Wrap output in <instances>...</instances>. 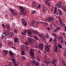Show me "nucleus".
I'll list each match as a JSON object with an SVG mask.
<instances>
[{
  "label": "nucleus",
  "mask_w": 66,
  "mask_h": 66,
  "mask_svg": "<svg viewBox=\"0 0 66 66\" xmlns=\"http://www.w3.org/2000/svg\"><path fill=\"white\" fill-rule=\"evenodd\" d=\"M28 40L27 42H26L24 43V44L25 45H26V46H27V45H29V43H30L32 41V40H33L34 42H36V40H35L32 39L31 38H30L29 37H28Z\"/></svg>",
  "instance_id": "nucleus-1"
},
{
  "label": "nucleus",
  "mask_w": 66,
  "mask_h": 66,
  "mask_svg": "<svg viewBox=\"0 0 66 66\" xmlns=\"http://www.w3.org/2000/svg\"><path fill=\"white\" fill-rule=\"evenodd\" d=\"M9 53L10 55H11V57L12 59V61L13 62V63H16V60H15V57L14 55H13V53L11 51H9Z\"/></svg>",
  "instance_id": "nucleus-2"
},
{
  "label": "nucleus",
  "mask_w": 66,
  "mask_h": 66,
  "mask_svg": "<svg viewBox=\"0 0 66 66\" xmlns=\"http://www.w3.org/2000/svg\"><path fill=\"white\" fill-rule=\"evenodd\" d=\"M19 8L20 10H21L20 12V13H21V15H22V14L23 13V15H26V14L24 13V10H25V9L23 7L21 6H19Z\"/></svg>",
  "instance_id": "nucleus-3"
},
{
  "label": "nucleus",
  "mask_w": 66,
  "mask_h": 66,
  "mask_svg": "<svg viewBox=\"0 0 66 66\" xmlns=\"http://www.w3.org/2000/svg\"><path fill=\"white\" fill-rule=\"evenodd\" d=\"M34 49H31L30 50V56L31 57V58L34 59L35 58V56H34Z\"/></svg>",
  "instance_id": "nucleus-4"
},
{
  "label": "nucleus",
  "mask_w": 66,
  "mask_h": 66,
  "mask_svg": "<svg viewBox=\"0 0 66 66\" xmlns=\"http://www.w3.org/2000/svg\"><path fill=\"white\" fill-rule=\"evenodd\" d=\"M6 28L7 31L6 30L5 31L4 34L5 36H7V33H9V31L10 30V28L9 25H7L6 26Z\"/></svg>",
  "instance_id": "nucleus-5"
},
{
  "label": "nucleus",
  "mask_w": 66,
  "mask_h": 66,
  "mask_svg": "<svg viewBox=\"0 0 66 66\" xmlns=\"http://www.w3.org/2000/svg\"><path fill=\"white\" fill-rule=\"evenodd\" d=\"M9 10L11 12L12 14L13 15H14V16H16L17 15V13L15 12V11L9 8Z\"/></svg>",
  "instance_id": "nucleus-6"
},
{
  "label": "nucleus",
  "mask_w": 66,
  "mask_h": 66,
  "mask_svg": "<svg viewBox=\"0 0 66 66\" xmlns=\"http://www.w3.org/2000/svg\"><path fill=\"white\" fill-rule=\"evenodd\" d=\"M51 46L50 45H47L45 46V49L46 51H47V52L49 51V48H50Z\"/></svg>",
  "instance_id": "nucleus-7"
},
{
  "label": "nucleus",
  "mask_w": 66,
  "mask_h": 66,
  "mask_svg": "<svg viewBox=\"0 0 66 66\" xmlns=\"http://www.w3.org/2000/svg\"><path fill=\"white\" fill-rule=\"evenodd\" d=\"M47 20L48 21H53L54 20V19L52 17H50L47 18Z\"/></svg>",
  "instance_id": "nucleus-8"
},
{
  "label": "nucleus",
  "mask_w": 66,
  "mask_h": 66,
  "mask_svg": "<svg viewBox=\"0 0 66 66\" xmlns=\"http://www.w3.org/2000/svg\"><path fill=\"white\" fill-rule=\"evenodd\" d=\"M53 61H51V63L53 64V65H54V66H56V64H55V62H56V59H53Z\"/></svg>",
  "instance_id": "nucleus-9"
},
{
  "label": "nucleus",
  "mask_w": 66,
  "mask_h": 66,
  "mask_svg": "<svg viewBox=\"0 0 66 66\" xmlns=\"http://www.w3.org/2000/svg\"><path fill=\"white\" fill-rule=\"evenodd\" d=\"M30 31L32 32V33H34L35 34H37V35H38L39 33V32L37 31H35L34 30H31Z\"/></svg>",
  "instance_id": "nucleus-10"
},
{
  "label": "nucleus",
  "mask_w": 66,
  "mask_h": 66,
  "mask_svg": "<svg viewBox=\"0 0 66 66\" xmlns=\"http://www.w3.org/2000/svg\"><path fill=\"white\" fill-rule=\"evenodd\" d=\"M58 50V47L57 46H56L54 48V52H57V50Z\"/></svg>",
  "instance_id": "nucleus-11"
},
{
  "label": "nucleus",
  "mask_w": 66,
  "mask_h": 66,
  "mask_svg": "<svg viewBox=\"0 0 66 66\" xmlns=\"http://www.w3.org/2000/svg\"><path fill=\"white\" fill-rule=\"evenodd\" d=\"M43 46H44V44L43 43H41L39 45V48L40 49H43Z\"/></svg>",
  "instance_id": "nucleus-12"
},
{
  "label": "nucleus",
  "mask_w": 66,
  "mask_h": 66,
  "mask_svg": "<svg viewBox=\"0 0 66 66\" xmlns=\"http://www.w3.org/2000/svg\"><path fill=\"white\" fill-rule=\"evenodd\" d=\"M26 32H27V30L25 29L24 31L23 32H21V34L23 35H24V36L26 35Z\"/></svg>",
  "instance_id": "nucleus-13"
},
{
  "label": "nucleus",
  "mask_w": 66,
  "mask_h": 66,
  "mask_svg": "<svg viewBox=\"0 0 66 66\" xmlns=\"http://www.w3.org/2000/svg\"><path fill=\"white\" fill-rule=\"evenodd\" d=\"M44 63H45V64H46V65H49V64L50 63L48 61H47L46 60H44L43 62Z\"/></svg>",
  "instance_id": "nucleus-14"
},
{
  "label": "nucleus",
  "mask_w": 66,
  "mask_h": 66,
  "mask_svg": "<svg viewBox=\"0 0 66 66\" xmlns=\"http://www.w3.org/2000/svg\"><path fill=\"white\" fill-rule=\"evenodd\" d=\"M56 5L58 8H61V7H62V6L61 4H56Z\"/></svg>",
  "instance_id": "nucleus-15"
},
{
  "label": "nucleus",
  "mask_w": 66,
  "mask_h": 66,
  "mask_svg": "<svg viewBox=\"0 0 66 66\" xmlns=\"http://www.w3.org/2000/svg\"><path fill=\"white\" fill-rule=\"evenodd\" d=\"M46 5H47L48 6H50V2H48V1H46Z\"/></svg>",
  "instance_id": "nucleus-16"
},
{
  "label": "nucleus",
  "mask_w": 66,
  "mask_h": 66,
  "mask_svg": "<svg viewBox=\"0 0 66 66\" xmlns=\"http://www.w3.org/2000/svg\"><path fill=\"white\" fill-rule=\"evenodd\" d=\"M32 5L33 7H34L36 6V3L35 2H34L32 3Z\"/></svg>",
  "instance_id": "nucleus-17"
},
{
  "label": "nucleus",
  "mask_w": 66,
  "mask_h": 66,
  "mask_svg": "<svg viewBox=\"0 0 66 66\" xmlns=\"http://www.w3.org/2000/svg\"><path fill=\"white\" fill-rule=\"evenodd\" d=\"M42 11L43 12V13H45V11H46V7H45V6H42Z\"/></svg>",
  "instance_id": "nucleus-18"
},
{
  "label": "nucleus",
  "mask_w": 66,
  "mask_h": 66,
  "mask_svg": "<svg viewBox=\"0 0 66 66\" xmlns=\"http://www.w3.org/2000/svg\"><path fill=\"white\" fill-rule=\"evenodd\" d=\"M14 42L15 43H17V42H18V38H14Z\"/></svg>",
  "instance_id": "nucleus-19"
},
{
  "label": "nucleus",
  "mask_w": 66,
  "mask_h": 66,
  "mask_svg": "<svg viewBox=\"0 0 66 66\" xmlns=\"http://www.w3.org/2000/svg\"><path fill=\"white\" fill-rule=\"evenodd\" d=\"M62 63L64 66H66V62H65L63 60L62 61Z\"/></svg>",
  "instance_id": "nucleus-20"
},
{
  "label": "nucleus",
  "mask_w": 66,
  "mask_h": 66,
  "mask_svg": "<svg viewBox=\"0 0 66 66\" xmlns=\"http://www.w3.org/2000/svg\"><path fill=\"white\" fill-rule=\"evenodd\" d=\"M58 19H60V24H62L63 23V22H62V20L61 19V18L60 17H59V18H58Z\"/></svg>",
  "instance_id": "nucleus-21"
},
{
  "label": "nucleus",
  "mask_w": 66,
  "mask_h": 66,
  "mask_svg": "<svg viewBox=\"0 0 66 66\" xmlns=\"http://www.w3.org/2000/svg\"><path fill=\"white\" fill-rule=\"evenodd\" d=\"M8 44L9 46H11L13 45V43L12 42H9L8 43Z\"/></svg>",
  "instance_id": "nucleus-22"
},
{
  "label": "nucleus",
  "mask_w": 66,
  "mask_h": 66,
  "mask_svg": "<svg viewBox=\"0 0 66 66\" xmlns=\"http://www.w3.org/2000/svg\"><path fill=\"white\" fill-rule=\"evenodd\" d=\"M3 51L4 53H5V55H6L7 54V53L8 52V51L7 50L6 51L5 50H4Z\"/></svg>",
  "instance_id": "nucleus-23"
},
{
  "label": "nucleus",
  "mask_w": 66,
  "mask_h": 66,
  "mask_svg": "<svg viewBox=\"0 0 66 66\" xmlns=\"http://www.w3.org/2000/svg\"><path fill=\"white\" fill-rule=\"evenodd\" d=\"M31 30H32L30 29L29 31H27V33L29 34H31L32 33V32H31Z\"/></svg>",
  "instance_id": "nucleus-24"
},
{
  "label": "nucleus",
  "mask_w": 66,
  "mask_h": 66,
  "mask_svg": "<svg viewBox=\"0 0 66 66\" xmlns=\"http://www.w3.org/2000/svg\"><path fill=\"white\" fill-rule=\"evenodd\" d=\"M56 7H55V10L54 11V13H55V14H56V13H57V9H56Z\"/></svg>",
  "instance_id": "nucleus-25"
},
{
  "label": "nucleus",
  "mask_w": 66,
  "mask_h": 66,
  "mask_svg": "<svg viewBox=\"0 0 66 66\" xmlns=\"http://www.w3.org/2000/svg\"><path fill=\"white\" fill-rule=\"evenodd\" d=\"M58 47L59 48H62V46L60 44H58Z\"/></svg>",
  "instance_id": "nucleus-26"
},
{
  "label": "nucleus",
  "mask_w": 66,
  "mask_h": 66,
  "mask_svg": "<svg viewBox=\"0 0 66 66\" xmlns=\"http://www.w3.org/2000/svg\"><path fill=\"white\" fill-rule=\"evenodd\" d=\"M58 39H60V40H61L63 39V38L61 36H58Z\"/></svg>",
  "instance_id": "nucleus-27"
},
{
  "label": "nucleus",
  "mask_w": 66,
  "mask_h": 66,
  "mask_svg": "<svg viewBox=\"0 0 66 66\" xmlns=\"http://www.w3.org/2000/svg\"><path fill=\"white\" fill-rule=\"evenodd\" d=\"M22 23L23 24H24L26 23V21H25L24 20H22Z\"/></svg>",
  "instance_id": "nucleus-28"
},
{
  "label": "nucleus",
  "mask_w": 66,
  "mask_h": 66,
  "mask_svg": "<svg viewBox=\"0 0 66 66\" xmlns=\"http://www.w3.org/2000/svg\"><path fill=\"white\" fill-rule=\"evenodd\" d=\"M35 38L36 39V40H39V39H38V38L37 37V36H35Z\"/></svg>",
  "instance_id": "nucleus-29"
},
{
  "label": "nucleus",
  "mask_w": 66,
  "mask_h": 66,
  "mask_svg": "<svg viewBox=\"0 0 66 66\" xmlns=\"http://www.w3.org/2000/svg\"><path fill=\"white\" fill-rule=\"evenodd\" d=\"M35 64L36 66H38V65H39V63L38 62H37L35 63Z\"/></svg>",
  "instance_id": "nucleus-30"
},
{
  "label": "nucleus",
  "mask_w": 66,
  "mask_h": 66,
  "mask_svg": "<svg viewBox=\"0 0 66 66\" xmlns=\"http://www.w3.org/2000/svg\"><path fill=\"white\" fill-rule=\"evenodd\" d=\"M14 32L15 34H17V30L16 29H14Z\"/></svg>",
  "instance_id": "nucleus-31"
},
{
  "label": "nucleus",
  "mask_w": 66,
  "mask_h": 66,
  "mask_svg": "<svg viewBox=\"0 0 66 66\" xmlns=\"http://www.w3.org/2000/svg\"><path fill=\"white\" fill-rule=\"evenodd\" d=\"M4 37V35H2L1 37V39H3Z\"/></svg>",
  "instance_id": "nucleus-32"
},
{
  "label": "nucleus",
  "mask_w": 66,
  "mask_h": 66,
  "mask_svg": "<svg viewBox=\"0 0 66 66\" xmlns=\"http://www.w3.org/2000/svg\"><path fill=\"white\" fill-rule=\"evenodd\" d=\"M21 54L22 55H24V51H22Z\"/></svg>",
  "instance_id": "nucleus-33"
},
{
  "label": "nucleus",
  "mask_w": 66,
  "mask_h": 66,
  "mask_svg": "<svg viewBox=\"0 0 66 66\" xmlns=\"http://www.w3.org/2000/svg\"><path fill=\"white\" fill-rule=\"evenodd\" d=\"M38 35L39 36V37H43V35L42 34H41L40 33H39V34H38Z\"/></svg>",
  "instance_id": "nucleus-34"
},
{
  "label": "nucleus",
  "mask_w": 66,
  "mask_h": 66,
  "mask_svg": "<svg viewBox=\"0 0 66 66\" xmlns=\"http://www.w3.org/2000/svg\"><path fill=\"white\" fill-rule=\"evenodd\" d=\"M63 10L65 12L66 11V8L65 7H63Z\"/></svg>",
  "instance_id": "nucleus-35"
},
{
  "label": "nucleus",
  "mask_w": 66,
  "mask_h": 66,
  "mask_svg": "<svg viewBox=\"0 0 66 66\" xmlns=\"http://www.w3.org/2000/svg\"><path fill=\"white\" fill-rule=\"evenodd\" d=\"M31 63H33L34 64H35V60H31Z\"/></svg>",
  "instance_id": "nucleus-36"
},
{
  "label": "nucleus",
  "mask_w": 66,
  "mask_h": 66,
  "mask_svg": "<svg viewBox=\"0 0 66 66\" xmlns=\"http://www.w3.org/2000/svg\"><path fill=\"white\" fill-rule=\"evenodd\" d=\"M41 6L40 5V4H39L38 6L37 7L38 9H40L41 7Z\"/></svg>",
  "instance_id": "nucleus-37"
},
{
  "label": "nucleus",
  "mask_w": 66,
  "mask_h": 66,
  "mask_svg": "<svg viewBox=\"0 0 66 66\" xmlns=\"http://www.w3.org/2000/svg\"><path fill=\"white\" fill-rule=\"evenodd\" d=\"M2 44L1 43H0V49L2 48Z\"/></svg>",
  "instance_id": "nucleus-38"
},
{
  "label": "nucleus",
  "mask_w": 66,
  "mask_h": 66,
  "mask_svg": "<svg viewBox=\"0 0 66 66\" xmlns=\"http://www.w3.org/2000/svg\"><path fill=\"white\" fill-rule=\"evenodd\" d=\"M37 61L39 62H40V58L39 57H38L37 58Z\"/></svg>",
  "instance_id": "nucleus-39"
},
{
  "label": "nucleus",
  "mask_w": 66,
  "mask_h": 66,
  "mask_svg": "<svg viewBox=\"0 0 66 66\" xmlns=\"http://www.w3.org/2000/svg\"><path fill=\"white\" fill-rule=\"evenodd\" d=\"M22 58L23 60H25V57L24 56H22Z\"/></svg>",
  "instance_id": "nucleus-40"
},
{
  "label": "nucleus",
  "mask_w": 66,
  "mask_h": 66,
  "mask_svg": "<svg viewBox=\"0 0 66 66\" xmlns=\"http://www.w3.org/2000/svg\"><path fill=\"white\" fill-rule=\"evenodd\" d=\"M14 65L15 66H18V64H17V63H14Z\"/></svg>",
  "instance_id": "nucleus-41"
},
{
  "label": "nucleus",
  "mask_w": 66,
  "mask_h": 66,
  "mask_svg": "<svg viewBox=\"0 0 66 66\" xmlns=\"http://www.w3.org/2000/svg\"><path fill=\"white\" fill-rule=\"evenodd\" d=\"M13 33L12 32L10 34V36L11 37H12L13 36Z\"/></svg>",
  "instance_id": "nucleus-42"
},
{
  "label": "nucleus",
  "mask_w": 66,
  "mask_h": 66,
  "mask_svg": "<svg viewBox=\"0 0 66 66\" xmlns=\"http://www.w3.org/2000/svg\"><path fill=\"white\" fill-rule=\"evenodd\" d=\"M35 22H34V21L33 22H32L31 23V25H32V26H34V23Z\"/></svg>",
  "instance_id": "nucleus-43"
},
{
  "label": "nucleus",
  "mask_w": 66,
  "mask_h": 66,
  "mask_svg": "<svg viewBox=\"0 0 66 66\" xmlns=\"http://www.w3.org/2000/svg\"><path fill=\"white\" fill-rule=\"evenodd\" d=\"M52 41V38H50V39L49 40V42H51Z\"/></svg>",
  "instance_id": "nucleus-44"
},
{
  "label": "nucleus",
  "mask_w": 66,
  "mask_h": 66,
  "mask_svg": "<svg viewBox=\"0 0 66 66\" xmlns=\"http://www.w3.org/2000/svg\"><path fill=\"white\" fill-rule=\"evenodd\" d=\"M2 26L3 27V28H5V25H4V24H2Z\"/></svg>",
  "instance_id": "nucleus-45"
},
{
  "label": "nucleus",
  "mask_w": 66,
  "mask_h": 66,
  "mask_svg": "<svg viewBox=\"0 0 66 66\" xmlns=\"http://www.w3.org/2000/svg\"><path fill=\"white\" fill-rule=\"evenodd\" d=\"M32 13H33V14H34L35 13H36V11H32Z\"/></svg>",
  "instance_id": "nucleus-46"
},
{
  "label": "nucleus",
  "mask_w": 66,
  "mask_h": 66,
  "mask_svg": "<svg viewBox=\"0 0 66 66\" xmlns=\"http://www.w3.org/2000/svg\"><path fill=\"white\" fill-rule=\"evenodd\" d=\"M56 29H57V31L58 30H60V27H57V28Z\"/></svg>",
  "instance_id": "nucleus-47"
},
{
  "label": "nucleus",
  "mask_w": 66,
  "mask_h": 66,
  "mask_svg": "<svg viewBox=\"0 0 66 66\" xmlns=\"http://www.w3.org/2000/svg\"><path fill=\"white\" fill-rule=\"evenodd\" d=\"M52 35L53 36H56V34H52Z\"/></svg>",
  "instance_id": "nucleus-48"
},
{
  "label": "nucleus",
  "mask_w": 66,
  "mask_h": 66,
  "mask_svg": "<svg viewBox=\"0 0 66 66\" xmlns=\"http://www.w3.org/2000/svg\"><path fill=\"white\" fill-rule=\"evenodd\" d=\"M47 30L48 31H49V30H50V28L48 27L47 28Z\"/></svg>",
  "instance_id": "nucleus-49"
},
{
  "label": "nucleus",
  "mask_w": 66,
  "mask_h": 66,
  "mask_svg": "<svg viewBox=\"0 0 66 66\" xmlns=\"http://www.w3.org/2000/svg\"><path fill=\"white\" fill-rule=\"evenodd\" d=\"M59 14L60 15H62V12H61V11L59 12Z\"/></svg>",
  "instance_id": "nucleus-50"
},
{
  "label": "nucleus",
  "mask_w": 66,
  "mask_h": 66,
  "mask_svg": "<svg viewBox=\"0 0 66 66\" xmlns=\"http://www.w3.org/2000/svg\"><path fill=\"white\" fill-rule=\"evenodd\" d=\"M54 42H57V40H56V39H55L54 40Z\"/></svg>",
  "instance_id": "nucleus-51"
},
{
  "label": "nucleus",
  "mask_w": 66,
  "mask_h": 66,
  "mask_svg": "<svg viewBox=\"0 0 66 66\" xmlns=\"http://www.w3.org/2000/svg\"><path fill=\"white\" fill-rule=\"evenodd\" d=\"M64 56H65V59L66 58V52H65L64 53Z\"/></svg>",
  "instance_id": "nucleus-52"
},
{
  "label": "nucleus",
  "mask_w": 66,
  "mask_h": 66,
  "mask_svg": "<svg viewBox=\"0 0 66 66\" xmlns=\"http://www.w3.org/2000/svg\"><path fill=\"white\" fill-rule=\"evenodd\" d=\"M36 23H37V24L38 25V24H39V21L36 22Z\"/></svg>",
  "instance_id": "nucleus-53"
},
{
  "label": "nucleus",
  "mask_w": 66,
  "mask_h": 66,
  "mask_svg": "<svg viewBox=\"0 0 66 66\" xmlns=\"http://www.w3.org/2000/svg\"><path fill=\"white\" fill-rule=\"evenodd\" d=\"M24 26H27V22H26V23H25V24H24Z\"/></svg>",
  "instance_id": "nucleus-54"
},
{
  "label": "nucleus",
  "mask_w": 66,
  "mask_h": 66,
  "mask_svg": "<svg viewBox=\"0 0 66 66\" xmlns=\"http://www.w3.org/2000/svg\"><path fill=\"white\" fill-rule=\"evenodd\" d=\"M45 24L46 26H48V24L47 23H45Z\"/></svg>",
  "instance_id": "nucleus-55"
},
{
  "label": "nucleus",
  "mask_w": 66,
  "mask_h": 66,
  "mask_svg": "<svg viewBox=\"0 0 66 66\" xmlns=\"http://www.w3.org/2000/svg\"><path fill=\"white\" fill-rule=\"evenodd\" d=\"M57 29H56L54 31V32H57Z\"/></svg>",
  "instance_id": "nucleus-56"
},
{
  "label": "nucleus",
  "mask_w": 66,
  "mask_h": 66,
  "mask_svg": "<svg viewBox=\"0 0 66 66\" xmlns=\"http://www.w3.org/2000/svg\"><path fill=\"white\" fill-rule=\"evenodd\" d=\"M58 11H59V12L61 11V10L59 9H58Z\"/></svg>",
  "instance_id": "nucleus-57"
},
{
  "label": "nucleus",
  "mask_w": 66,
  "mask_h": 66,
  "mask_svg": "<svg viewBox=\"0 0 66 66\" xmlns=\"http://www.w3.org/2000/svg\"><path fill=\"white\" fill-rule=\"evenodd\" d=\"M37 45H36L35 46V48H37Z\"/></svg>",
  "instance_id": "nucleus-58"
},
{
  "label": "nucleus",
  "mask_w": 66,
  "mask_h": 66,
  "mask_svg": "<svg viewBox=\"0 0 66 66\" xmlns=\"http://www.w3.org/2000/svg\"><path fill=\"white\" fill-rule=\"evenodd\" d=\"M4 39H6V38H7V37H6L5 36H4Z\"/></svg>",
  "instance_id": "nucleus-59"
},
{
  "label": "nucleus",
  "mask_w": 66,
  "mask_h": 66,
  "mask_svg": "<svg viewBox=\"0 0 66 66\" xmlns=\"http://www.w3.org/2000/svg\"><path fill=\"white\" fill-rule=\"evenodd\" d=\"M56 15H58L59 14V13H58V12H57L56 13Z\"/></svg>",
  "instance_id": "nucleus-60"
},
{
  "label": "nucleus",
  "mask_w": 66,
  "mask_h": 66,
  "mask_svg": "<svg viewBox=\"0 0 66 66\" xmlns=\"http://www.w3.org/2000/svg\"><path fill=\"white\" fill-rule=\"evenodd\" d=\"M26 49H27V50H28V46H26Z\"/></svg>",
  "instance_id": "nucleus-61"
},
{
  "label": "nucleus",
  "mask_w": 66,
  "mask_h": 66,
  "mask_svg": "<svg viewBox=\"0 0 66 66\" xmlns=\"http://www.w3.org/2000/svg\"><path fill=\"white\" fill-rule=\"evenodd\" d=\"M65 30H64V31H65V32H66V27H65Z\"/></svg>",
  "instance_id": "nucleus-62"
},
{
  "label": "nucleus",
  "mask_w": 66,
  "mask_h": 66,
  "mask_svg": "<svg viewBox=\"0 0 66 66\" xmlns=\"http://www.w3.org/2000/svg\"><path fill=\"white\" fill-rule=\"evenodd\" d=\"M61 42L62 44H63V41L62 40L61 41Z\"/></svg>",
  "instance_id": "nucleus-63"
},
{
  "label": "nucleus",
  "mask_w": 66,
  "mask_h": 66,
  "mask_svg": "<svg viewBox=\"0 0 66 66\" xmlns=\"http://www.w3.org/2000/svg\"><path fill=\"white\" fill-rule=\"evenodd\" d=\"M45 37L47 38H48V36H47L45 35Z\"/></svg>",
  "instance_id": "nucleus-64"
}]
</instances>
